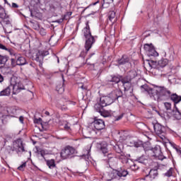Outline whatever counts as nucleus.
<instances>
[{"mask_svg": "<svg viewBox=\"0 0 181 181\" xmlns=\"http://www.w3.org/2000/svg\"><path fill=\"white\" fill-rule=\"evenodd\" d=\"M94 108L96 112H100V115L105 118H107L110 115V112L104 110V107L101 106L100 104H95Z\"/></svg>", "mask_w": 181, "mask_h": 181, "instance_id": "obj_18", "label": "nucleus"}, {"mask_svg": "<svg viewBox=\"0 0 181 181\" xmlns=\"http://www.w3.org/2000/svg\"><path fill=\"white\" fill-rule=\"evenodd\" d=\"M64 83H63L62 85H57V91H58V93H59L60 94H62V93H64Z\"/></svg>", "mask_w": 181, "mask_h": 181, "instance_id": "obj_36", "label": "nucleus"}, {"mask_svg": "<svg viewBox=\"0 0 181 181\" xmlns=\"http://www.w3.org/2000/svg\"><path fill=\"white\" fill-rule=\"evenodd\" d=\"M119 160H121L122 163H128V158L123 153L120 154L119 156Z\"/></svg>", "mask_w": 181, "mask_h": 181, "instance_id": "obj_32", "label": "nucleus"}, {"mask_svg": "<svg viewBox=\"0 0 181 181\" xmlns=\"http://www.w3.org/2000/svg\"><path fill=\"white\" fill-rule=\"evenodd\" d=\"M4 81V76L0 74V83H2Z\"/></svg>", "mask_w": 181, "mask_h": 181, "instance_id": "obj_56", "label": "nucleus"}, {"mask_svg": "<svg viewBox=\"0 0 181 181\" xmlns=\"http://www.w3.org/2000/svg\"><path fill=\"white\" fill-rule=\"evenodd\" d=\"M113 150L115 151L117 153L122 155V153H124L122 152V151H124V146L122 144H117L113 146Z\"/></svg>", "mask_w": 181, "mask_h": 181, "instance_id": "obj_23", "label": "nucleus"}, {"mask_svg": "<svg viewBox=\"0 0 181 181\" xmlns=\"http://www.w3.org/2000/svg\"><path fill=\"white\" fill-rule=\"evenodd\" d=\"M92 124L97 131H101L105 129V122L104 120L98 119V117H94V120Z\"/></svg>", "mask_w": 181, "mask_h": 181, "instance_id": "obj_15", "label": "nucleus"}, {"mask_svg": "<svg viewBox=\"0 0 181 181\" xmlns=\"http://www.w3.org/2000/svg\"><path fill=\"white\" fill-rule=\"evenodd\" d=\"M122 97V91L119 89H116L112 91L108 96H103L100 98L99 104L101 107H107V105H111L114 101L121 98Z\"/></svg>", "mask_w": 181, "mask_h": 181, "instance_id": "obj_3", "label": "nucleus"}, {"mask_svg": "<svg viewBox=\"0 0 181 181\" xmlns=\"http://www.w3.org/2000/svg\"><path fill=\"white\" fill-rule=\"evenodd\" d=\"M64 130H65V131H68V132L70 131V129H70V126H69V124H66L64 125Z\"/></svg>", "mask_w": 181, "mask_h": 181, "instance_id": "obj_51", "label": "nucleus"}, {"mask_svg": "<svg viewBox=\"0 0 181 181\" xmlns=\"http://www.w3.org/2000/svg\"><path fill=\"white\" fill-rule=\"evenodd\" d=\"M133 145H134L135 148H146V146H144V142L141 141H134Z\"/></svg>", "mask_w": 181, "mask_h": 181, "instance_id": "obj_34", "label": "nucleus"}, {"mask_svg": "<svg viewBox=\"0 0 181 181\" xmlns=\"http://www.w3.org/2000/svg\"><path fill=\"white\" fill-rule=\"evenodd\" d=\"M128 175H129V172H128V170L122 171L112 170V172L105 173L103 176V179L106 181L114 180V179L119 180L120 179H122V177H127Z\"/></svg>", "mask_w": 181, "mask_h": 181, "instance_id": "obj_7", "label": "nucleus"}, {"mask_svg": "<svg viewBox=\"0 0 181 181\" xmlns=\"http://www.w3.org/2000/svg\"><path fill=\"white\" fill-rule=\"evenodd\" d=\"M173 175V168H170L165 173V176H167V177H170Z\"/></svg>", "mask_w": 181, "mask_h": 181, "instance_id": "obj_39", "label": "nucleus"}, {"mask_svg": "<svg viewBox=\"0 0 181 181\" xmlns=\"http://www.w3.org/2000/svg\"><path fill=\"white\" fill-rule=\"evenodd\" d=\"M158 70H160V69H163V67H165L168 65V59H161L158 61Z\"/></svg>", "mask_w": 181, "mask_h": 181, "instance_id": "obj_28", "label": "nucleus"}, {"mask_svg": "<svg viewBox=\"0 0 181 181\" xmlns=\"http://www.w3.org/2000/svg\"><path fill=\"white\" fill-rule=\"evenodd\" d=\"M97 148L98 149H100V151H101V152H103V156H105L107 155H108V144L107 143V141H101L99 143H97Z\"/></svg>", "mask_w": 181, "mask_h": 181, "instance_id": "obj_17", "label": "nucleus"}, {"mask_svg": "<svg viewBox=\"0 0 181 181\" xmlns=\"http://www.w3.org/2000/svg\"><path fill=\"white\" fill-rule=\"evenodd\" d=\"M35 155L39 160H45L46 158L45 156L49 154L47 150L39 147H35Z\"/></svg>", "mask_w": 181, "mask_h": 181, "instance_id": "obj_16", "label": "nucleus"}, {"mask_svg": "<svg viewBox=\"0 0 181 181\" xmlns=\"http://www.w3.org/2000/svg\"><path fill=\"white\" fill-rule=\"evenodd\" d=\"M106 4H112L114 2V0H103Z\"/></svg>", "mask_w": 181, "mask_h": 181, "instance_id": "obj_52", "label": "nucleus"}, {"mask_svg": "<svg viewBox=\"0 0 181 181\" xmlns=\"http://www.w3.org/2000/svg\"><path fill=\"white\" fill-rule=\"evenodd\" d=\"M10 86L13 88V94L14 95L19 94L22 90H25L23 84L18 81L16 78H11Z\"/></svg>", "mask_w": 181, "mask_h": 181, "instance_id": "obj_10", "label": "nucleus"}, {"mask_svg": "<svg viewBox=\"0 0 181 181\" xmlns=\"http://www.w3.org/2000/svg\"><path fill=\"white\" fill-rule=\"evenodd\" d=\"M34 123L35 124H42V118L35 119Z\"/></svg>", "mask_w": 181, "mask_h": 181, "instance_id": "obj_49", "label": "nucleus"}, {"mask_svg": "<svg viewBox=\"0 0 181 181\" xmlns=\"http://www.w3.org/2000/svg\"><path fill=\"white\" fill-rule=\"evenodd\" d=\"M94 54H95V53L93 52L90 54H89V58L90 57H93V56H94Z\"/></svg>", "mask_w": 181, "mask_h": 181, "instance_id": "obj_60", "label": "nucleus"}, {"mask_svg": "<svg viewBox=\"0 0 181 181\" xmlns=\"http://www.w3.org/2000/svg\"><path fill=\"white\" fill-rule=\"evenodd\" d=\"M90 21H86V28H84L82 30L83 33V36L86 39L85 42V49L86 52H88L91 47H93V45L95 43V39H94V36L91 35V31L90 30Z\"/></svg>", "mask_w": 181, "mask_h": 181, "instance_id": "obj_6", "label": "nucleus"}, {"mask_svg": "<svg viewBox=\"0 0 181 181\" xmlns=\"http://www.w3.org/2000/svg\"><path fill=\"white\" fill-rule=\"evenodd\" d=\"M93 132H94V130L91 129V128L90 127H88L86 129L83 131L85 138H91V134Z\"/></svg>", "mask_w": 181, "mask_h": 181, "instance_id": "obj_29", "label": "nucleus"}, {"mask_svg": "<svg viewBox=\"0 0 181 181\" xmlns=\"http://www.w3.org/2000/svg\"><path fill=\"white\" fill-rule=\"evenodd\" d=\"M0 49L1 50H6V52H8L9 54H12V52L13 51V49L7 47L6 46L2 45L1 43H0Z\"/></svg>", "mask_w": 181, "mask_h": 181, "instance_id": "obj_33", "label": "nucleus"}, {"mask_svg": "<svg viewBox=\"0 0 181 181\" xmlns=\"http://www.w3.org/2000/svg\"><path fill=\"white\" fill-rule=\"evenodd\" d=\"M34 29H35V30H37V29H39V24H36L35 25H34Z\"/></svg>", "mask_w": 181, "mask_h": 181, "instance_id": "obj_57", "label": "nucleus"}, {"mask_svg": "<svg viewBox=\"0 0 181 181\" xmlns=\"http://www.w3.org/2000/svg\"><path fill=\"white\" fill-rule=\"evenodd\" d=\"M144 49L148 57H158L159 56V53L156 52L152 44H145Z\"/></svg>", "mask_w": 181, "mask_h": 181, "instance_id": "obj_12", "label": "nucleus"}, {"mask_svg": "<svg viewBox=\"0 0 181 181\" xmlns=\"http://www.w3.org/2000/svg\"><path fill=\"white\" fill-rule=\"evenodd\" d=\"M135 162H138L139 163H142V165H146L148 163V158L146 156L142 155L140 157H138L136 160Z\"/></svg>", "mask_w": 181, "mask_h": 181, "instance_id": "obj_24", "label": "nucleus"}, {"mask_svg": "<svg viewBox=\"0 0 181 181\" xmlns=\"http://www.w3.org/2000/svg\"><path fill=\"white\" fill-rule=\"evenodd\" d=\"M168 142H169V144L171 145V146L173 148V149H175L177 147L179 146L176 145V144L170 141V140Z\"/></svg>", "mask_w": 181, "mask_h": 181, "instance_id": "obj_48", "label": "nucleus"}, {"mask_svg": "<svg viewBox=\"0 0 181 181\" xmlns=\"http://www.w3.org/2000/svg\"><path fill=\"white\" fill-rule=\"evenodd\" d=\"M73 15V12L71 11H68L65 13V15L64 16V19H65L66 21H67L68 19H70V16Z\"/></svg>", "mask_w": 181, "mask_h": 181, "instance_id": "obj_41", "label": "nucleus"}, {"mask_svg": "<svg viewBox=\"0 0 181 181\" xmlns=\"http://www.w3.org/2000/svg\"><path fill=\"white\" fill-rule=\"evenodd\" d=\"M169 100H171L174 103V107L177 104H179L181 101V96L176 93H171L170 95Z\"/></svg>", "mask_w": 181, "mask_h": 181, "instance_id": "obj_19", "label": "nucleus"}, {"mask_svg": "<svg viewBox=\"0 0 181 181\" xmlns=\"http://www.w3.org/2000/svg\"><path fill=\"white\" fill-rule=\"evenodd\" d=\"M12 8H19V6L16 3H12Z\"/></svg>", "mask_w": 181, "mask_h": 181, "instance_id": "obj_53", "label": "nucleus"}, {"mask_svg": "<svg viewBox=\"0 0 181 181\" xmlns=\"http://www.w3.org/2000/svg\"><path fill=\"white\" fill-rule=\"evenodd\" d=\"M0 24L3 25L5 33H12L11 18L6 14L5 8L0 5Z\"/></svg>", "mask_w": 181, "mask_h": 181, "instance_id": "obj_4", "label": "nucleus"}, {"mask_svg": "<svg viewBox=\"0 0 181 181\" xmlns=\"http://www.w3.org/2000/svg\"><path fill=\"white\" fill-rule=\"evenodd\" d=\"M50 8H51V9H54V10L56 9V7L54 6H53V5L51 6Z\"/></svg>", "mask_w": 181, "mask_h": 181, "instance_id": "obj_63", "label": "nucleus"}, {"mask_svg": "<svg viewBox=\"0 0 181 181\" xmlns=\"http://www.w3.org/2000/svg\"><path fill=\"white\" fill-rule=\"evenodd\" d=\"M88 8H90V6H87L84 8V10L82 11V12H85L86 11V9H88Z\"/></svg>", "mask_w": 181, "mask_h": 181, "instance_id": "obj_64", "label": "nucleus"}, {"mask_svg": "<svg viewBox=\"0 0 181 181\" xmlns=\"http://www.w3.org/2000/svg\"><path fill=\"white\" fill-rule=\"evenodd\" d=\"M131 169L132 170H138V169H139V166H138V165H136V163H134L133 165H131Z\"/></svg>", "mask_w": 181, "mask_h": 181, "instance_id": "obj_44", "label": "nucleus"}, {"mask_svg": "<svg viewBox=\"0 0 181 181\" xmlns=\"http://www.w3.org/2000/svg\"><path fill=\"white\" fill-rule=\"evenodd\" d=\"M144 150L146 153H148V155L154 156V158H158L159 160H163L164 159H166V157L163 156V153L160 149V146L157 145L154 147L146 146L144 147Z\"/></svg>", "mask_w": 181, "mask_h": 181, "instance_id": "obj_8", "label": "nucleus"}, {"mask_svg": "<svg viewBox=\"0 0 181 181\" xmlns=\"http://www.w3.org/2000/svg\"><path fill=\"white\" fill-rule=\"evenodd\" d=\"M10 56H13L15 59L17 60V66H25V64H28V62H26V59L22 56L21 54L16 53L15 50L13 49Z\"/></svg>", "mask_w": 181, "mask_h": 181, "instance_id": "obj_14", "label": "nucleus"}, {"mask_svg": "<svg viewBox=\"0 0 181 181\" xmlns=\"http://www.w3.org/2000/svg\"><path fill=\"white\" fill-rule=\"evenodd\" d=\"M153 128L156 135H158L163 142L168 144V142H169V139L166 138V128L165 126H163L159 123H156L153 124Z\"/></svg>", "mask_w": 181, "mask_h": 181, "instance_id": "obj_9", "label": "nucleus"}, {"mask_svg": "<svg viewBox=\"0 0 181 181\" xmlns=\"http://www.w3.org/2000/svg\"><path fill=\"white\" fill-rule=\"evenodd\" d=\"M174 108L175 111H173V117H175L176 119H181V112L179 111V108H177V105H175Z\"/></svg>", "mask_w": 181, "mask_h": 181, "instance_id": "obj_27", "label": "nucleus"}, {"mask_svg": "<svg viewBox=\"0 0 181 181\" xmlns=\"http://www.w3.org/2000/svg\"><path fill=\"white\" fill-rule=\"evenodd\" d=\"M148 64L151 69H155V70H159V66L156 61L153 60H147Z\"/></svg>", "mask_w": 181, "mask_h": 181, "instance_id": "obj_26", "label": "nucleus"}, {"mask_svg": "<svg viewBox=\"0 0 181 181\" xmlns=\"http://www.w3.org/2000/svg\"><path fill=\"white\" fill-rule=\"evenodd\" d=\"M117 63L119 66H124V64H127V63H129V57L128 55H122L120 59H117Z\"/></svg>", "mask_w": 181, "mask_h": 181, "instance_id": "obj_20", "label": "nucleus"}, {"mask_svg": "<svg viewBox=\"0 0 181 181\" xmlns=\"http://www.w3.org/2000/svg\"><path fill=\"white\" fill-rule=\"evenodd\" d=\"M76 153V149L74 148L67 146L61 151V157L62 159H69L71 156H73Z\"/></svg>", "mask_w": 181, "mask_h": 181, "instance_id": "obj_11", "label": "nucleus"}, {"mask_svg": "<svg viewBox=\"0 0 181 181\" xmlns=\"http://www.w3.org/2000/svg\"><path fill=\"white\" fill-rule=\"evenodd\" d=\"M99 3H100V1H96V2H95V3H93L92 4H90V6H91V5H93V6H95L97 4H99Z\"/></svg>", "mask_w": 181, "mask_h": 181, "instance_id": "obj_58", "label": "nucleus"}, {"mask_svg": "<svg viewBox=\"0 0 181 181\" xmlns=\"http://www.w3.org/2000/svg\"><path fill=\"white\" fill-rule=\"evenodd\" d=\"M40 35H41V36H46V30H45V28H41L40 30Z\"/></svg>", "mask_w": 181, "mask_h": 181, "instance_id": "obj_45", "label": "nucleus"}, {"mask_svg": "<svg viewBox=\"0 0 181 181\" xmlns=\"http://www.w3.org/2000/svg\"><path fill=\"white\" fill-rule=\"evenodd\" d=\"M9 60V57L7 55H1L0 54V64H6V62Z\"/></svg>", "mask_w": 181, "mask_h": 181, "instance_id": "obj_30", "label": "nucleus"}, {"mask_svg": "<svg viewBox=\"0 0 181 181\" xmlns=\"http://www.w3.org/2000/svg\"><path fill=\"white\" fill-rule=\"evenodd\" d=\"M41 53H42V56L44 57H46V56L49 55V51H40Z\"/></svg>", "mask_w": 181, "mask_h": 181, "instance_id": "obj_50", "label": "nucleus"}, {"mask_svg": "<svg viewBox=\"0 0 181 181\" xmlns=\"http://www.w3.org/2000/svg\"><path fill=\"white\" fill-rule=\"evenodd\" d=\"M4 4H7V5H11L9 4V3H8V0H4Z\"/></svg>", "mask_w": 181, "mask_h": 181, "instance_id": "obj_62", "label": "nucleus"}, {"mask_svg": "<svg viewBox=\"0 0 181 181\" xmlns=\"http://www.w3.org/2000/svg\"><path fill=\"white\" fill-rule=\"evenodd\" d=\"M25 168H26V162H24L19 167H18V170H21V172H23Z\"/></svg>", "mask_w": 181, "mask_h": 181, "instance_id": "obj_43", "label": "nucleus"}, {"mask_svg": "<svg viewBox=\"0 0 181 181\" xmlns=\"http://www.w3.org/2000/svg\"><path fill=\"white\" fill-rule=\"evenodd\" d=\"M123 117H124V113H122L121 115L115 117V121H119V119H122Z\"/></svg>", "mask_w": 181, "mask_h": 181, "instance_id": "obj_47", "label": "nucleus"}, {"mask_svg": "<svg viewBox=\"0 0 181 181\" xmlns=\"http://www.w3.org/2000/svg\"><path fill=\"white\" fill-rule=\"evenodd\" d=\"M44 160L46 162V165L49 169H54V168H56V161L54 159L47 160L45 158Z\"/></svg>", "mask_w": 181, "mask_h": 181, "instance_id": "obj_25", "label": "nucleus"}, {"mask_svg": "<svg viewBox=\"0 0 181 181\" xmlns=\"http://www.w3.org/2000/svg\"><path fill=\"white\" fill-rule=\"evenodd\" d=\"M14 146H7L6 148V151L8 152V153H13L15 152Z\"/></svg>", "mask_w": 181, "mask_h": 181, "instance_id": "obj_38", "label": "nucleus"}, {"mask_svg": "<svg viewBox=\"0 0 181 181\" xmlns=\"http://www.w3.org/2000/svg\"><path fill=\"white\" fill-rule=\"evenodd\" d=\"M35 56V61L39 62V66L42 69L43 66V59H45V57H43V54L40 51H38Z\"/></svg>", "mask_w": 181, "mask_h": 181, "instance_id": "obj_21", "label": "nucleus"}, {"mask_svg": "<svg viewBox=\"0 0 181 181\" xmlns=\"http://www.w3.org/2000/svg\"><path fill=\"white\" fill-rule=\"evenodd\" d=\"M103 160L107 164V168H110L112 170H127L124 168L118 166V159L116 158L115 154L112 153H107L103 156Z\"/></svg>", "mask_w": 181, "mask_h": 181, "instance_id": "obj_5", "label": "nucleus"}, {"mask_svg": "<svg viewBox=\"0 0 181 181\" xmlns=\"http://www.w3.org/2000/svg\"><path fill=\"white\" fill-rule=\"evenodd\" d=\"M175 151H176V152H177L178 156H180V158H181V148H180V147L178 146V147H177V148H175Z\"/></svg>", "mask_w": 181, "mask_h": 181, "instance_id": "obj_46", "label": "nucleus"}, {"mask_svg": "<svg viewBox=\"0 0 181 181\" xmlns=\"http://www.w3.org/2000/svg\"><path fill=\"white\" fill-rule=\"evenodd\" d=\"M13 146H14V149L17 153H21V152H25V144H23L22 139H17L16 141H14L13 142Z\"/></svg>", "mask_w": 181, "mask_h": 181, "instance_id": "obj_13", "label": "nucleus"}, {"mask_svg": "<svg viewBox=\"0 0 181 181\" xmlns=\"http://www.w3.org/2000/svg\"><path fill=\"white\" fill-rule=\"evenodd\" d=\"M86 154H83L82 156V158H83L84 159H86V160H87L88 159H90V150H86Z\"/></svg>", "mask_w": 181, "mask_h": 181, "instance_id": "obj_40", "label": "nucleus"}, {"mask_svg": "<svg viewBox=\"0 0 181 181\" xmlns=\"http://www.w3.org/2000/svg\"><path fill=\"white\" fill-rule=\"evenodd\" d=\"M23 119H24L23 116H21V117H19V121H20V122H21V124H23Z\"/></svg>", "mask_w": 181, "mask_h": 181, "instance_id": "obj_54", "label": "nucleus"}, {"mask_svg": "<svg viewBox=\"0 0 181 181\" xmlns=\"http://www.w3.org/2000/svg\"><path fill=\"white\" fill-rule=\"evenodd\" d=\"M108 19L110 22H112V20L115 18V11H110L108 12Z\"/></svg>", "mask_w": 181, "mask_h": 181, "instance_id": "obj_35", "label": "nucleus"}, {"mask_svg": "<svg viewBox=\"0 0 181 181\" xmlns=\"http://www.w3.org/2000/svg\"><path fill=\"white\" fill-rule=\"evenodd\" d=\"M81 88H82V90H87V88L86 86H84V85H82L81 86Z\"/></svg>", "mask_w": 181, "mask_h": 181, "instance_id": "obj_59", "label": "nucleus"}, {"mask_svg": "<svg viewBox=\"0 0 181 181\" xmlns=\"http://www.w3.org/2000/svg\"><path fill=\"white\" fill-rule=\"evenodd\" d=\"M143 91H146L151 98H153L155 101H162L163 100H169L172 92L164 86H154L153 88L149 87L144 84L141 86Z\"/></svg>", "mask_w": 181, "mask_h": 181, "instance_id": "obj_2", "label": "nucleus"}, {"mask_svg": "<svg viewBox=\"0 0 181 181\" xmlns=\"http://www.w3.org/2000/svg\"><path fill=\"white\" fill-rule=\"evenodd\" d=\"M164 107L167 111H169L172 108V104L170 103L165 102L164 103Z\"/></svg>", "mask_w": 181, "mask_h": 181, "instance_id": "obj_42", "label": "nucleus"}, {"mask_svg": "<svg viewBox=\"0 0 181 181\" xmlns=\"http://www.w3.org/2000/svg\"><path fill=\"white\" fill-rule=\"evenodd\" d=\"M11 63L9 67H13H13H16V66H18V61H17L16 59L11 58Z\"/></svg>", "mask_w": 181, "mask_h": 181, "instance_id": "obj_37", "label": "nucleus"}, {"mask_svg": "<svg viewBox=\"0 0 181 181\" xmlns=\"http://www.w3.org/2000/svg\"><path fill=\"white\" fill-rule=\"evenodd\" d=\"M138 76V73L135 70L129 71L126 76H121L119 74L117 75H109L106 77L105 83L106 84H118V83H122L124 87V91H129L132 88V81L135 77Z\"/></svg>", "mask_w": 181, "mask_h": 181, "instance_id": "obj_1", "label": "nucleus"}, {"mask_svg": "<svg viewBox=\"0 0 181 181\" xmlns=\"http://www.w3.org/2000/svg\"><path fill=\"white\" fill-rule=\"evenodd\" d=\"M148 176H150L151 179H155L158 176V170L151 169L148 173Z\"/></svg>", "mask_w": 181, "mask_h": 181, "instance_id": "obj_31", "label": "nucleus"}, {"mask_svg": "<svg viewBox=\"0 0 181 181\" xmlns=\"http://www.w3.org/2000/svg\"><path fill=\"white\" fill-rule=\"evenodd\" d=\"M134 142H135V141H129V146H135V145H134Z\"/></svg>", "mask_w": 181, "mask_h": 181, "instance_id": "obj_55", "label": "nucleus"}, {"mask_svg": "<svg viewBox=\"0 0 181 181\" xmlns=\"http://www.w3.org/2000/svg\"><path fill=\"white\" fill-rule=\"evenodd\" d=\"M45 115H50V112H47V111H46L45 112Z\"/></svg>", "mask_w": 181, "mask_h": 181, "instance_id": "obj_61", "label": "nucleus"}, {"mask_svg": "<svg viewBox=\"0 0 181 181\" xmlns=\"http://www.w3.org/2000/svg\"><path fill=\"white\" fill-rule=\"evenodd\" d=\"M11 85L0 92L1 97H9L11 95Z\"/></svg>", "mask_w": 181, "mask_h": 181, "instance_id": "obj_22", "label": "nucleus"}]
</instances>
